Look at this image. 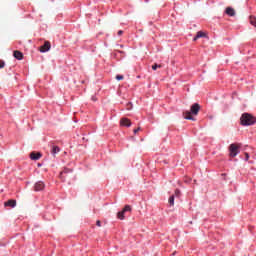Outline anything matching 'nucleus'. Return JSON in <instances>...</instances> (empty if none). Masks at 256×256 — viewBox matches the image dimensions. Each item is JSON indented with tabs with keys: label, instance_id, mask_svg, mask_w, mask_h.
I'll return each instance as SVG.
<instances>
[{
	"label": "nucleus",
	"instance_id": "393cba45",
	"mask_svg": "<svg viewBox=\"0 0 256 256\" xmlns=\"http://www.w3.org/2000/svg\"><path fill=\"white\" fill-rule=\"evenodd\" d=\"M97 227H101V222L99 220L96 221Z\"/></svg>",
	"mask_w": 256,
	"mask_h": 256
},
{
	"label": "nucleus",
	"instance_id": "1a4fd4ad",
	"mask_svg": "<svg viewBox=\"0 0 256 256\" xmlns=\"http://www.w3.org/2000/svg\"><path fill=\"white\" fill-rule=\"evenodd\" d=\"M120 125H122V127H131V120H129V118H122Z\"/></svg>",
	"mask_w": 256,
	"mask_h": 256
},
{
	"label": "nucleus",
	"instance_id": "20e7f679",
	"mask_svg": "<svg viewBox=\"0 0 256 256\" xmlns=\"http://www.w3.org/2000/svg\"><path fill=\"white\" fill-rule=\"evenodd\" d=\"M68 177H73V169L65 168L60 173V179H62V181H67Z\"/></svg>",
	"mask_w": 256,
	"mask_h": 256
},
{
	"label": "nucleus",
	"instance_id": "f8f14e48",
	"mask_svg": "<svg viewBox=\"0 0 256 256\" xmlns=\"http://www.w3.org/2000/svg\"><path fill=\"white\" fill-rule=\"evenodd\" d=\"M5 207H15L17 205V201L16 200H8L7 202L4 203Z\"/></svg>",
	"mask_w": 256,
	"mask_h": 256
},
{
	"label": "nucleus",
	"instance_id": "9b49d317",
	"mask_svg": "<svg viewBox=\"0 0 256 256\" xmlns=\"http://www.w3.org/2000/svg\"><path fill=\"white\" fill-rule=\"evenodd\" d=\"M13 55H14L15 59H18V61H21L23 59V53L19 50H15L13 52Z\"/></svg>",
	"mask_w": 256,
	"mask_h": 256
},
{
	"label": "nucleus",
	"instance_id": "2eb2a0df",
	"mask_svg": "<svg viewBox=\"0 0 256 256\" xmlns=\"http://www.w3.org/2000/svg\"><path fill=\"white\" fill-rule=\"evenodd\" d=\"M168 203L171 207H173V205H175V195H172L169 197Z\"/></svg>",
	"mask_w": 256,
	"mask_h": 256
},
{
	"label": "nucleus",
	"instance_id": "f257e3e1",
	"mask_svg": "<svg viewBox=\"0 0 256 256\" xmlns=\"http://www.w3.org/2000/svg\"><path fill=\"white\" fill-rule=\"evenodd\" d=\"M199 111H201V105H199V103H194L190 107V111L183 112V117L188 121H195V118L193 117V115L195 116L199 115Z\"/></svg>",
	"mask_w": 256,
	"mask_h": 256
},
{
	"label": "nucleus",
	"instance_id": "b1692460",
	"mask_svg": "<svg viewBox=\"0 0 256 256\" xmlns=\"http://www.w3.org/2000/svg\"><path fill=\"white\" fill-rule=\"evenodd\" d=\"M121 35H123V30L118 31V36L121 37Z\"/></svg>",
	"mask_w": 256,
	"mask_h": 256
},
{
	"label": "nucleus",
	"instance_id": "4be33fe9",
	"mask_svg": "<svg viewBox=\"0 0 256 256\" xmlns=\"http://www.w3.org/2000/svg\"><path fill=\"white\" fill-rule=\"evenodd\" d=\"M245 161H249V153L245 152Z\"/></svg>",
	"mask_w": 256,
	"mask_h": 256
},
{
	"label": "nucleus",
	"instance_id": "39448f33",
	"mask_svg": "<svg viewBox=\"0 0 256 256\" xmlns=\"http://www.w3.org/2000/svg\"><path fill=\"white\" fill-rule=\"evenodd\" d=\"M127 211H131V207L129 205H126L122 211L118 212L117 217L118 219H120L121 221H123V219H125V213H127Z\"/></svg>",
	"mask_w": 256,
	"mask_h": 256
},
{
	"label": "nucleus",
	"instance_id": "f3484780",
	"mask_svg": "<svg viewBox=\"0 0 256 256\" xmlns=\"http://www.w3.org/2000/svg\"><path fill=\"white\" fill-rule=\"evenodd\" d=\"M161 64H154V65H152V69H153V71H157V69H161Z\"/></svg>",
	"mask_w": 256,
	"mask_h": 256
},
{
	"label": "nucleus",
	"instance_id": "6e6552de",
	"mask_svg": "<svg viewBox=\"0 0 256 256\" xmlns=\"http://www.w3.org/2000/svg\"><path fill=\"white\" fill-rule=\"evenodd\" d=\"M41 152H32L30 154V159H32V161H39V159H41Z\"/></svg>",
	"mask_w": 256,
	"mask_h": 256
},
{
	"label": "nucleus",
	"instance_id": "423d86ee",
	"mask_svg": "<svg viewBox=\"0 0 256 256\" xmlns=\"http://www.w3.org/2000/svg\"><path fill=\"white\" fill-rule=\"evenodd\" d=\"M51 49V42L45 41L44 45L39 48L40 53H47Z\"/></svg>",
	"mask_w": 256,
	"mask_h": 256
},
{
	"label": "nucleus",
	"instance_id": "f03ea898",
	"mask_svg": "<svg viewBox=\"0 0 256 256\" xmlns=\"http://www.w3.org/2000/svg\"><path fill=\"white\" fill-rule=\"evenodd\" d=\"M240 123L243 126L255 125L256 124V118H255V116H253L249 113H244V114H242V116L240 118Z\"/></svg>",
	"mask_w": 256,
	"mask_h": 256
},
{
	"label": "nucleus",
	"instance_id": "aec40b11",
	"mask_svg": "<svg viewBox=\"0 0 256 256\" xmlns=\"http://www.w3.org/2000/svg\"><path fill=\"white\" fill-rule=\"evenodd\" d=\"M5 67V61L0 60V69H3Z\"/></svg>",
	"mask_w": 256,
	"mask_h": 256
},
{
	"label": "nucleus",
	"instance_id": "6ab92c4d",
	"mask_svg": "<svg viewBox=\"0 0 256 256\" xmlns=\"http://www.w3.org/2000/svg\"><path fill=\"white\" fill-rule=\"evenodd\" d=\"M116 79H117V81H123L124 76L123 75H117Z\"/></svg>",
	"mask_w": 256,
	"mask_h": 256
},
{
	"label": "nucleus",
	"instance_id": "0eeeda50",
	"mask_svg": "<svg viewBox=\"0 0 256 256\" xmlns=\"http://www.w3.org/2000/svg\"><path fill=\"white\" fill-rule=\"evenodd\" d=\"M45 189V183L43 181H38L34 185V191H43Z\"/></svg>",
	"mask_w": 256,
	"mask_h": 256
},
{
	"label": "nucleus",
	"instance_id": "9d476101",
	"mask_svg": "<svg viewBox=\"0 0 256 256\" xmlns=\"http://www.w3.org/2000/svg\"><path fill=\"white\" fill-rule=\"evenodd\" d=\"M225 13L229 17H235V9H233L231 7H227L226 10H225Z\"/></svg>",
	"mask_w": 256,
	"mask_h": 256
},
{
	"label": "nucleus",
	"instance_id": "ddd939ff",
	"mask_svg": "<svg viewBox=\"0 0 256 256\" xmlns=\"http://www.w3.org/2000/svg\"><path fill=\"white\" fill-rule=\"evenodd\" d=\"M201 37H207V34H205L203 31H198L193 41H197V39H201Z\"/></svg>",
	"mask_w": 256,
	"mask_h": 256
},
{
	"label": "nucleus",
	"instance_id": "5701e85b",
	"mask_svg": "<svg viewBox=\"0 0 256 256\" xmlns=\"http://www.w3.org/2000/svg\"><path fill=\"white\" fill-rule=\"evenodd\" d=\"M139 131H141V127H138L137 129H134L135 134L139 133Z\"/></svg>",
	"mask_w": 256,
	"mask_h": 256
},
{
	"label": "nucleus",
	"instance_id": "4468645a",
	"mask_svg": "<svg viewBox=\"0 0 256 256\" xmlns=\"http://www.w3.org/2000/svg\"><path fill=\"white\" fill-rule=\"evenodd\" d=\"M59 151H61V149L58 146H53L52 147V155H57V153H59Z\"/></svg>",
	"mask_w": 256,
	"mask_h": 256
},
{
	"label": "nucleus",
	"instance_id": "dca6fc26",
	"mask_svg": "<svg viewBox=\"0 0 256 256\" xmlns=\"http://www.w3.org/2000/svg\"><path fill=\"white\" fill-rule=\"evenodd\" d=\"M250 23H251V25L256 27V18L254 16H250Z\"/></svg>",
	"mask_w": 256,
	"mask_h": 256
},
{
	"label": "nucleus",
	"instance_id": "412c9836",
	"mask_svg": "<svg viewBox=\"0 0 256 256\" xmlns=\"http://www.w3.org/2000/svg\"><path fill=\"white\" fill-rule=\"evenodd\" d=\"M132 107H133V104H131V102H129V103L127 104V110H128V111H131Z\"/></svg>",
	"mask_w": 256,
	"mask_h": 256
},
{
	"label": "nucleus",
	"instance_id": "7ed1b4c3",
	"mask_svg": "<svg viewBox=\"0 0 256 256\" xmlns=\"http://www.w3.org/2000/svg\"><path fill=\"white\" fill-rule=\"evenodd\" d=\"M241 149V144L240 143H233L230 144L228 151H229V156L230 157H237L239 155Z\"/></svg>",
	"mask_w": 256,
	"mask_h": 256
},
{
	"label": "nucleus",
	"instance_id": "a211bd4d",
	"mask_svg": "<svg viewBox=\"0 0 256 256\" xmlns=\"http://www.w3.org/2000/svg\"><path fill=\"white\" fill-rule=\"evenodd\" d=\"M181 196V191L179 189L175 190V197H180Z\"/></svg>",
	"mask_w": 256,
	"mask_h": 256
}]
</instances>
